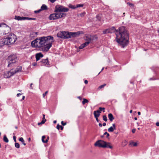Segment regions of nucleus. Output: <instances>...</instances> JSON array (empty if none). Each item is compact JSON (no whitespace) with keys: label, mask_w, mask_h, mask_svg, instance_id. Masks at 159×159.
<instances>
[{"label":"nucleus","mask_w":159,"mask_h":159,"mask_svg":"<svg viewBox=\"0 0 159 159\" xmlns=\"http://www.w3.org/2000/svg\"><path fill=\"white\" fill-rule=\"evenodd\" d=\"M56 122H57V121L56 120H54L53 121V123H54V124L56 123Z\"/></svg>","instance_id":"69168bd1"},{"label":"nucleus","mask_w":159,"mask_h":159,"mask_svg":"<svg viewBox=\"0 0 159 159\" xmlns=\"http://www.w3.org/2000/svg\"><path fill=\"white\" fill-rule=\"evenodd\" d=\"M104 67H103L102 68V70H101V71L100 72H99V73H98V75H99V74L100 73V72H101V71H102L104 70Z\"/></svg>","instance_id":"13d9d810"},{"label":"nucleus","mask_w":159,"mask_h":159,"mask_svg":"<svg viewBox=\"0 0 159 159\" xmlns=\"http://www.w3.org/2000/svg\"><path fill=\"white\" fill-rule=\"evenodd\" d=\"M156 125L157 126H159V122H157L156 123Z\"/></svg>","instance_id":"864d4df0"},{"label":"nucleus","mask_w":159,"mask_h":159,"mask_svg":"<svg viewBox=\"0 0 159 159\" xmlns=\"http://www.w3.org/2000/svg\"><path fill=\"white\" fill-rule=\"evenodd\" d=\"M78 98L80 100H81L82 99V98L80 96H79L78 97Z\"/></svg>","instance_id":"4d7b16f0"},{"label":"nucleus","mask_w":159,"mask_h":159,"mask_svg":"<svg viewBox=\"0 0 159 159\" xmlns=\"http://www.w3.org/2000/svg\"><path fill=\"white\" fill-rule=\"evenodd\" d=\"M3 140L6 143H8L9 141L8 140L6 135H4V136Z\"/></svg>","instance_id":"5701e85b"},{"label":"nucleus","mask_w":159,"mask_h":159,"mask_svg":"<svg viewBox=\"0 0 159 159\" xmlns=\"http://www.w3.org/2000/svg\"><path fill=\"white\" fill-rule=\"evenodd\" d=\"M102 125L103 126H106V123H104L103 124H102Z\"/></svg>","instance_id":"bf43d9fd"},{"label":"nucleus","mask_w":159,"mask_h":159,"mask_svg":"<svg viewBox=\"0 0 159 159\" xmlns=\"http://www.w3.org/2000/svg\"><path fill=\"white\" fill-rule=\"evenodd\" d=\"M110 30H116L114 27H112L110 29Z\"/></svg>","instance_id":"a18cd8bd"},{"label":"nucleus","mask_w":159,"mask_h":159,"mask_svg":"<svg viewBox=\"0 0 159 159\" xmlns=\"http://www.w3.org/2000/svg\"><path fill=\"white\" fill-rule=\"evenodd\" d=\"M69 7L71 8H72L75 9L76 8V6H73L71 4H69Z\"/></svg>","instance_id":"c85d7f7f"},{"label":"nucleus","mask_w":159,"mask_h":159,"mask_svg":"<svg viewBox=\"0 0 159 159\" xmlns=\"http://www.w3.org/2000/svg\"><path fill=\"white\" fill-rule=\"evenodd\" d=\"M95 118L96 119V120H97V122H99V120L98 119V117H95Z\"/></svg>","instance_id":"603ef678"},{"label":"nucleus","mask_w":159,"mask_h":159,"mask_svg":"<svg viewBox=\"0 0 159 159\" xmlns=\"http://www.w3.org/2000/svg\"><path fill=\"white\" fill-rule=\"evenodd\" d=\"M96 38L95 36H93L90 35H88L86 37L85 40L86 42H89V43L91 42L93 40L94 38Z\"/></svg>","instance_id":"9b49d317"},{"label":"nucleus","mask_w":159,"mask_h":159,"mask_svg":"<svg viewBox=\"0 0 159 159\" xmlns=\"http://www.w3.org/2000/svg\"><path fill=\"white\" fill-rule=\"evenodd\" d=\"M32 65L33 66H36L37 65V63L36 62H34L32 64Z\"/></svg>","instance_id":"de8ad7c7"},{"label":"nucleus","mask_w":159,"mask_h":159,"mask_svg":"<svg viewBox=\"0 0 159 159\" xmlns=\"http://www.w3.org/2000/svg\"><path fill=\"white\" fill-rule=\"evenodd\" d=\"M17 57L16 54H12L8 57V66L10 67L12 63H15L17 61Z\"/></svg>","instance_id":"423d86ee"},{"label":"nucleus","mask_w":159,"mask_h":159,"mask_svg":"<svg viewBox=\"0 0 159 159\" xmlns=\"http://www.w3.org/2000/svg\"><path fill=\"white\" fill-rule=\"evenodd\" d=\"M105 142L102 140H99L97 141L95 143L94 145L95 146H98L99 147L105 148Z\"/></svg>","instance_id":"0eeeda50"},{"label":"nucleus","mask_w":159,"mask_h":159,"mask_svg":"<svg viewBox=\"0 0 159 159\" xmlns=\"http://www.w3.org/2000/svg\"><path fill=\"white\" fill-rule=\"evenodd\" d=\"M116 129V125L115 124H112V126L110 127L108 129V131L109 132H113L114 130Z\"/></svg>","instance_id":"4468645a"},{"label":"nucleus","mask_w":159,"mask_h":159,"mask_svg":"<svg viewBox=\"0 0 159 159\" xmlns=\"http://www.w3.org/2000/svg\"><path fill=\"white\" fill-rule=\"evenodd\" d=\"M85 14H86L85 12H84L82 13H81L79 14L78 15V16L79 17H82L85 15Z\"/></svg>","instance_id":"bb28decb"},{"label":"nucleus","mask_w":159,"mask_h":159,"mask_svg":"<svg viewBox=\"0 0 159 159\" xmlns=\"http://www.w3.org/2000/svg\"><path fill=\"white\" fill-rule=\"evenodd\" d=\"M84 83L85 84H87L88 83V81L87 80H86L84 81Z\"/></svg>","instance_id":"6e6d98bb"},{"label":"nucleus","mask_w":159,"mask_h":159,"mask_svg":"<svg viewBox=\"0 0 159 159\" xmlns=\"http://www.w3.org/2000/svg\"><path fill=\"white\" fill-rule=\"evenodd\" d=\"M84 5L83 4H78L76 5V8L81 7H83Z\"/></svg>","instance_id":"e433bc0d"},{"label":"nucleus","mask_w":159,"mask_h":159,"mask_svg":"<svg viewBox=\"0 0 159 159\" xmlns=\"http://www.w3.org/2000/svg\"><path fill=\"white\" fill-rule=\"evenodd\" d=\"M77 33L70 32L68 31L62 30L58 32L57 36L61 39H66L71 38V36H76Z\"/></svg>","instance_id":"39448f33"},{"label":"nucleus","mask_w":159,"mask_h":159,"mask_svg":"<svg viewBox=\"0 0 159 159\" xmlns=\"http://www.w3.org/2000/svg\"><path fill=\"white\" fill-rule=\"evenodd\" d=\"M41 11V10L40 9L39 10H38L34 11V12L35 13H39V12H40Z\"/></svg>","instance_id":"a19ab883"},{"label":"nucleus","mask_w":159,"mask_h":159,"mask_svg":"<svg viewBox=\"0 0 159 159\" xmlns=\"http://www.w3.org/2000/svg\"><path fill=\"white\" fill-rule=\"evenodd\" d=\"M9 33H6L5 30H0V36H3L4 35L8 34Z\"/></svg>","instance_id":"f3484780"},{"label":"nucleus","mask_w":159,"mask_h":159,"mask_svg":"<svg viewBox=\"0 0 159 159\" xmlns=\"http://www.w3.org/2000/svg\"><path fill=\"white\" fill-rule=\"evenodd\" d=\"M41 66H48L49 65L48 60V58L42 59L40 62Z\"/></svg>","instance_id":"1a4fd4ad"},{"label":"nucleus","mask_w":159,"mask_h":159,"mask_svg":"<svg viewBox=\"0 0 159 159\" xmlns=\"http://www.w3.org/2000/svg\"><path fill=\"white\" fill-rule=\"evenodd\" d=\"M57 128L58 129H59L60 128H61V130H62L63 129V127L62 126L58 124L57 126Z\"/></svg>","instance_id":"393cba45"},{"label":"nucleus","mask_w":159,"mask_h":159,"mask_svg":"<svg viewBox=\"0 0 159 159\" xmlns=\"http://www.w3.org/2000/svg\"><path fill=\"white\" fill-rule=\"evenodd\" d=\"M93 114L95 117H98L100 115V114H99V113L96 112L95 111H94Z\"/></svg>","instance_id":"aec40b11"},{"label":"nucleus","mask_w":159,"mask_h":159,"mask_svg":"<svg viewBox=\"0 0 159 159\" xmlns=\"http://www.w3.org/2000/svg\"><path fill=\"white\" fill-rule=\"evenodd\" d=\"M43 57V55L41 53H37L35 55L36 61H39L40 58L42 57Z\"/></svg>","instance_id":"ddd939ff"},{"label":"nucleus","mask_w":159,"mask_h":159,"mask_svg":"<svg viewBox=\"0 0 159 159\" xmlns=\"http://www.w3.org/2000/svg\"><path fill=\"white\" fill-rule=\"evenodd\" d=\"M21 95V93H18L17 94V97H19Z\"/></svg>","instance_id":"5fc2aeb1"},{"label":"nucleus","mask_w":159,"mask_h":159,"mask_svg":"<svg viewBox=\"0 0 159 159\" xmlns=\"http://www.w3.org/2000/svg\"><path fill=\"white\" fill-rule=\"evenodd\" d=\"M106 85V84H103L101 85V86H100L98 88V89H102V88L104 87Z\"/></svg>","instance_id":"7c9ffc66"},{"label":"nucleus","mask_w":159,"mask_h":159,"mask_svg":"<svg viewBox=\"0 0 159 159\" xmlns=\"http://www.w3.org/2000/svg\"><path fill=\"white\" fill-rule=\"evenodd\" d=\"M106 134L107 135V138H108L109 136V134L107 132H105V133H104V135H105Z\"/></svg>","instance_id":"ea45409f"},{"label":"nucleus","mask_w":159,"mask_h":159,"mask_svg":"<svg viewBox=\"0 0 159 159\" xmlns=\"http://www.w3.org/2000/svg\"><path fill=\"white\" fill-rule=\"evenodd\" d=\"M14 74V71H7L5 73L4 77L6 78H8Z\"/></svg>","instance_id":"9d476101"},{"label":"nucleus","mask_w":159,"mask_h":159,"mask_svg":"<svg viewBox=\"0 0 159 159\" xmlns=\"http://www.w3.org/2000/svg\"><path fill=\"white\" fill-rule=\"evenodd\" d=\"M108 117L109 119L111 121H112L114 119V118L113 116V115L111 113H110L108 114Z\"/></svg>","instance_id":"dca6fc26"},{"label":"nucleus","mask_w":159,"mask_h":159,"mask_svg":"<svg viewBox=\"0 0 159 159\" xmlns=\"http://www.w3.org/2000/svg\"><path fill=\"white\" fill-rule=\"evenodd\" d=\"M2 26L3 27H9L8 26L5 24H1L0 25V27Z\"/></svg>","instance_id":"2f4dec72"},{"label":"nucleus","mask_w":159,"mask_h":159,"mask_svg":"<svg viewBox=\"0 0 159 159\" xmlns=\"http://www.w3.org/2000/svg\"><path fill=\"white\" fill-rule=\"evenodd\" d=\"M53 42V37L49 36L37 38L31 42V44L32 47L38 48L44 46L43 50L47 51L51 47L52 43Z\"/></svg>","instance_id":"f257e3e1"},{"label":"nucleus","mask_w":159,"mask_h":159,"mask_svg":"<svg viewBox=\"0 0 159 159\" xmlns=\"http://www.w3.org/2000/svg\"><path fill=\"white\" fill-rule=\"evenodd\" d=\"M89 44V42H86L85 43L82 44L79 47V49H77V51L79 52L80 49H82L84 48L87 46Z\"/></svg>","instance_id":"f8f14e48"},{"label":"nucleus","mask_w":159,"mask_h":159,"mask_svg":"<svg viewBox=\"0 0 159 159\" xmlns=\"http://www.w3.org/2000/svg\"><path fill=\"white\" fill-rule=\"evenodd\" d=\"M25 97L24 96H23V97H22V99L23 100H24L25 99Z\"/></svg>","instance_id":"338daca9"},{"label":"nucleus","mask_w":159,"mask_h":159,"mask_svg":"<svg viewBox=\"0 0 159 159\" xmlns=\"http://www.w3.org/2000/svg\"><path fill=\"white\" fill-rule=\"evenodd\" d=\"M96 19H97V21L99 22L100 20L101 17L99 15H97L96 16Z\"/></svg>","instance_id":"cd10ccee"},{"label":"nucleus","mask_w":159,"mask_h":159,"mask_svg":"<svg viewBox=\"0 0 159 159\" xmlns=\"http://www.w3.org/2000/svg\"><path fill=\"white\" fill-rule=\"evenodd\" d=\"M105 148H109L111 149L112 148V147L110 145V143H109L106 142Z\"/></svg>","instance_id":"a211bd4d"},{"label":"nucleus","mask_w":159,"mask_h":159,"mask_svg":"<svg viewBox=\"0 0 159 159\" xmlns=\"http://www.w3.org/2000/svg\"><path fill=\"white\" fill-rule=\"evenodd\" d=\"M48 93V91H47L44 93L43 94V98L45 97V96Z\"/></svg>","instance_id":"79ce46f5"},{"label":"nucleus","mask_w":159,"mask_h":159,"mask_svg":"<svg viewBox=\"0 0 159 159\" xmlns=\"http://www.w3.org/2000/svg\"><path fill=\"white\" fill-rule=\"evenodd\" d=\"M33 35H34V36H36L38 35V33L37 32H34L33 33Z\"/></svg>","instance_id":"c03bdc74"},{"label":"nucleus","mask_w":159,"mask_h":159,"mask_svg":"<svg viewBox=\"0 0 159 159\" xmlns=\"http://www.w3.org/2000/svg\"><path fill=\"white\" fill-rule=\"evenodd\" d=\"M129 145H133L134 146H136L137 145V143H136L131 142L130 143Z\"/></svg>","instance_id":"b1692460"},{"label":"nucleus","mask_w":159,"mask_h":159,"mask_svg":"<svg viewBox=\"0 0 159 159\" xmlns=\"http://www.w3.org/2000/svg\"><path fill=\"white\" fill-rule=\"evenodd\" d=\"M45 138V136H43L42 138V140L43 143H47L48 142V140L46 139L45 140H44V139Z\"/></svg>","instance_id":"412c9836"},{"label":"nucleus","mask_w":159,"mask_h":159,"mask_svg":"<svg viewBox=\"0 0 159 159\" xmlns=\"http://www.w3.org/2000/svg\"><path fill=\"white\" fill-rule=\"evenodd\" d=\"M56 0H50L52 3L54 2Z\"/></svg>","instance_id":"09e8293b"},{"label":"nucleus","mask_w":159,"mask_h":159,"mask_svg":"<svg viewBox=\"0 0 159 159\" xmlns=\"http://www.w3.org/2000/svg\"><path fill=\"white\" fill-rule=\"evenodd\" d=\"M89 101L87 99H85V98H83V101H82V104L84 105L85 103L88 102Z\"/></svg>","instance_id":"a878e982"},{"label":"nucleus","mask_w":159,"mask_h":159,"mask_svg":"<svg viewBox=\"0 0 159 159\" xmlns=\"http://www.w3.org/2000/svg\"><path fill=\"white\" fill-rule=\"evenodd\" d=\"M43 119L44 120H46L45 118V115L44 114H43Z\"/></svg>","instance_id":"8fccbe9b"},{"label":"nucleus","mask_w":159,"mask_h":159,"mask_svg":"<svg viewBox=\"0 0 159 159\" xmlns=\"http://www.w3.org/2000/svg\"><path fill=\"white\" fill-rule=\"evenodd\" d=\"M6 38L0 41V44L3 45H10L13 44L17 40V37L14 34L9 33Z\"/></svg>","instance_id":"20e7f679"},{"label":"nucleus","mask_w":159,"mask_h":159,"mask_svg":"<svg viewBox=\"0 0 159 159\" xmlns=\"http://www.w3.org/2000/svg\"><path fill=\"white\" fill-rule=\"evenodd\" d=\"M103 120L105 121H107V119L106 116L104 115L103 116Z\"/></svg>","instance_id":"473e14b6"},{"label":"nucleus","mask_w":159,"mask_h":159,"mask_svg":"<svg viewBox=\"0 0 159 159\" xmlns=\"http://www.w3.org/2000/svg\"><path fill=\"white\" fill-rule=\"evenodd\" d=\"M21 70V67L20 66H18L17 67L15 70L14 71V74H15L16 73L20 72Z\"/></svg>","instance_id":"2eb2a0df"},{"label":"nucleus","mask_w":159,"mask_h":159,"mask_svg":"<svg viewBox=\"0 0 159 159\" xmlns=\"http://www.w3.org/2000/svg\"><path fill=\"white\" fill-rule=\"evenodd\" d=\"M69 10L68 8L62 6L60 5H57L55 7L54 9V11L56 13L50 15L49 19L50 20H54L65 17L66 14L63 12H67Z\"/></svg>","instance_id":"7ed1b4c3"},{"label":"nucleus","mask_w":159,"mask_h":159,"mask_svg":"<svg viewBox=\"0 0 159 159\" xmlns=\"http://www.w3.org/2000/svg\"><path fill=\"white\" fill-rule=\"evenodd\" d=\"M61 124L63 125H66V122H65V123H64L63 121H62L61 122Z\"/></svg>","instance_id":"37998d69"},{"label":"nucleus","mask_w":159,"mask_h":159,"mask_svg":"<svg viewBox=\"0 0 159 159\" xmlns=\"http://www.w3.org/2000/svg\"><path fill=\"white\" fill-rule=\"evenodd\" d=\"M102 109H103V110H104L105 108L104 107H100L99 108V110H98L96 111H95L96 112H97L98 113H99V114H100V113H101L102 111Z\"/></svg>","instance_id":"4be33fe9"},{"label":"nucleus","mask_w":159,"mask_h":159,"mask_svg":"<svg viewBox=\"0 0 159 159\" xmlns=\"http://www.w3.org/2000/svg\"><path fill=\"white\" fill-rule=\"evenodd\" d=\"M46 120H44L43 119V120L41 121V122L38 123V125H40L44 123L45 122Z\"/></svg>","instance_id":"c756f323"},{"label":"nucleus","mask_w":159,"mask_h":159,"mask_svg":"<svg viewBox=\"0 0 159 159\" xmlns=\"http://www.w3.org/2000/svg\"><path fill=\"white\" fill-rule=\"evenodd\" d=\"M125 29H126L125 28V27L124 26H122L120 27L119 29V30H125Z\"/></svg>","instance_id":"c9c22d12"},{"label":"nucleus","mask_w":159,"mask_h":159,"mask_svg":"<svg viewBox=\"0 0 159 159\" xmlns=\"http://www.w3.org/2000/svg\"><path fill=\"white\" fill-rule=\"evenodd\" d=\"M155 80V79L154 78H150L149 79L150 80Z\"/></svg>","instance_id":"e2e57ef3"},{"label":"nucleus","mask_w":159,"mask_h":159,"mask_svg":"<svg viewBox=\"0 0 159 159\" xmlns=\"http://www.w3.org/2000/svg\"><path fill=\"white\" fill-rule=\"evenodd\" d=\"M116 40L120 45L124 48L128 43L129 34L128 30H115Z\"/></svg>","instance_id":"f03ea898"},{"label":"nucleus","mask_w":159,"mask_h":159,"mask_svg":"<svg viewBox=\"0 0 159 159\" xmlns=\"http://www.w3.org/2000/svg\"><path fill=\"white\" fill-rule=\"evenodd\" d=\"M15 146L16 148H20V145L18 143H15Z\"/></svg>","instance_id":"72a5a7b5"},{"label":"nucleus","mask_w":159,"mask_h":159,"mask_svg":"<svg viewBox=\"0 0 159 159\" xmlns=\"http://www.w3.org/2000/svg\"><path fill=\"white\" fill-rule=\"evenodd\" d=\"M129 112L130 113H131L132 112V110H130L129 111Z\"/></svg>","instance_id":"774afa93"},{"label":"nucleus","mask_w":159,"mask_h":159,"mask_svg":"<svg viewBox=\"0 0 159 159\" xmlns=\"http://www.w3.org/2000/svg\"><path fill=\"white\" fill-rule=\"evenodd\" d=\"M98 125L100 127H101L102 126V124L101 123H99Z\"/></svg>","instance_id":"052dcab7"},{"label":"nucleus","mask_w":159,"mask_h":159,"mask_svg":"<svg viewBox=\"0 0 159 159\" xmlns=\"http://www.w3.org/2000/svg\"><path fill=\"white\" fill-rule=\"evenodd\" d=\"M22 143L24 145H26V143H25V142H24H24H22Z\"/></svg>","instance_id":"680f3d73"},{"label":"nucleus","mask_w":159,"mask_h":159,"mask_svg":"<svg viewBox=\"0 0 159 159\" xmlns=\"http://www.w3.org/2000/svg\"><path fill=\"white\" fill-rule=\"evenodd\" d=\"M103 33L104 34H106L107 33H111V32H110V31H109V30H104Z\"/></svg>","instance_id":"f704fd0d"},{"label":"nucleus","mask_w":159,"mask_h":159,"mask_svg":"<svg viewBox=\"0 0 159 159\" xmlns=\"http://www.w3.org/2000/svg\"><path fill=\"white\" fill-rule=\"evenodd\" d=\"M15 19L16 20H36V19L35 18H32L28 17H25L23 16L20 17L18 16H15Z\"/></svg>","instance_id":"6e6552de"},{"label":"nucleus","mask_w":159,"mask_h":159,"mask_svg":"<svg viewBox=\"0 0 159 159\" xmlns=\"http://www.w3.org/2000/svg\"><path fill=\"white\" fill-rule=\"evenodd\" d=\"M138 115H140V114H141V113H140V112H139H139H138Z\"/></svg>","instance_id":"0e129e2a"},{"label":"nucleus","mask_w":159,"mask_h":159,"mask_svg":"<svg viewBox=\"0 0 159 159\" xmlns=\"http://www.w3.org/2000/svg\"><path fill=\"white\" fill-rule=\"evenodd\" d=\"M135 131H136V129H133L132 130V132L133 133H134L135 132Z\"/></svg>","instance_id":"3c124183"},{"label":"nucleus","mask_w":159,"mask_h":159,"mask_svg":"<svg viewBox=\"0 0 159 159\" xmlns=\"http://www.w3.org/2000/svg\"><path fill=\"white\" fill-rule=\"evenodd\" d=\"M40 9L41 10V11H42V10H47V7L46 5L43 4L41 6V9Z\"/></svg>","instance_id":"6ab92c4d"},{"label":"nucleus","mask_w":159,"mask_h":159,"mask_svg":"<svg viewBox=\"0 0 159 159\" xmlns=\"http://www.w3.org/2000/svg\"><path fill=\"white\" fill-rule=\"evenodd\" d=\"M13 137V139H14V142H16V136H14Z\"/></svg>","instance_id":"49530a36"},{"label":"nucleus","mask_w":159,"mask_h":159,"mask_svg":"<svg viewBox=\"0 0 159 159\" xmlns=\"http://www.w3.org/2000/svg\"><path fill=\"white\" fill-rule=\"evenodd\" d=\"M19 140L21 141V142H23L24 141L23 138L22 137L20 138L19 139Z\"/></svg>","instance_id":"58836bf2"},{"label":"nucleus","mask_w":159,"mask_h":159,"mask_svg":"<svg viewBox=\"0 0 159 159\" xmlns=\"http://www.w3.org/2000/svg\"><path fill=\"white\" fill-rule=\"evenodd\" d=\"M127 4L130 7H133L134 5L132 3H130L129 2H128L127 3Z\"/></svg>","instance_id":"4c0bfd02"}]
</instances>
